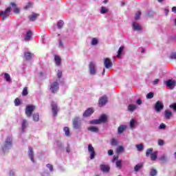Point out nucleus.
I'll return each mask as SVG.
<instances>
[{"instance_id":"nucleus-1","label":"nucleus","mask_w":176,"mask_h":176,"mask_svg":"<svg viewBox=\"0 0 176 176\" xmlns=\"http://www.w3.org/2000/svg\"><path fill=\"white\" fill-rule=\"evenodd\" d=\"M13 145V141L12 140V137L8 136L4 142V144L1 146V150L3 153H6L8 151L12 149V146Z\"/></svg>"},{"instance_id":"nucleus-2","label":"nucleus","mask_w":176,"mask_h":176,"mask_svg":"<svg viewBox=\"0 0 176 176\" xmlns=\"http://www.w3.org/2000/svg\"><path fill=\"white\" fill-rule=\"evenodd\" d=\"M72 125L74 130H79L82 127V118L80 117H75L72 121Z\"/></svg>"},{"instance_id":"nucleus-3","label":"nucleus","mask_w":176,"mask_h":176,"mask_svg":"<svg viewBox=\"0 0 176 176\" xmlns=\"http://www.w3.org/2000/svg\"><path fill=\"white\" fill-rule=\"evenodd\" d=\"M35 111V106L32 104H28L25 108V115L27 118H31L32 116V112Z\"/></svg>"},{"instance_id":"nucleus-4","label":"nucleus","mask_w":176,"mask_h":176,"mask_svg":"<svg viewBox=\"0 0 176 176\" xmlns=\"http://www.w3.org/2000/svg\"><path fill=\"white\" fill-rule=\"evenodd\" d=\"M154 109L157 113L162 112V111L164 109V104H163V102L157 100L154 105Z\"/></svg>"},{"instance_id":"nucleus-5","label":"nucleus","mask_w":176,"mask_h":176,"mask_svg":"<svg viewBox=\"0 0 176 176\" xmlns=\"http://www.w3.org/2000/svg\"><path fill=\"white\" fill-rule=\"evenodd\" d=\"M12 12V7L7 8L5 11H0V16H3L2 17V21H4V20H6L8 19V16H9V13Z\"/></svg>"},{"instance_id":"nucleus-6","label":"nucleus","mask_w":176,"mask_h":176,"mask_svg":"<svg viewBox=\"0 0 176 176\" xmlns=\"http://www.w3.org/2000/svg\"><path fill=\"white\" fill-rule=\"evenodd\" d=\"M60 89L59 85L57 82H54L51 84L50 91L52 93V94H56L57 91H58Z\"/></svg>"},{"instance_id":"nucleus-7","label":"nucleus","mask_w":176,"mask_h":176,"mask_svg":"<svg viewBox=\"0 0 176 176\" xmlns=\"http://www.w3.org/2000/svg\"><path fill=\"white\" fill-rule=\"evenodd\" d=\"M88 152L89 153V157L91 160H93L96 157V151H94V147L91 144H88Z\"/></svg>"},{"instance_id":"nucleus-8","label":"nucleus","mask_w":176,"mask_h":176,"mask_svg":"<svg viewBox=\"0 0 176 176\" xmlns=\"http://www.w3.org/2000/svg\"><path fill=\"white\" fill-rule=\"evenodd\" d=\"M52 107V115L54 118H56L58 113V106L57 105V103L52 102L51 104Z\"/></svg>"},{"instance_id":"nucleus-9","label":"nucleus","mask_w":176,"mask_h":176,"mask_svg":"<svg viewBox=\"0 0 176 176\" xmlns=\"http://www.w3.org/2000/svg\"><path fill=\"white\" fill-rule=\"evenodd\" d=\"M96 63L94 62H91L89 65V74L90 75H96L97 74V70L96 69Z\"/></svg>"},{"instance_id":"nucleus-10","label":"nucleus","mask_w":176,"mask_h":176,"mask_svg":"<svg viewBox=\"0 0 176 176\" xmlns=\"http://www.w3.org/2000/svg\"><path fill=\"white\" fill-rule=\"evenodd\" d=\"M165 85L166 87H168L171 90L174 89V87L176 85V82L175 80H173L172 79L167 80L165 81Z\"/></svg>"},{"instance_id":"nucleus-11","label":"nucleus","mask_w":176,"mask_h":176,"mask_svg":"<svg viewBox=\"0 0 176 176\" xmlns=\"http://www.w3.org/2000/svg\"><path fill=\"white\" fill-rule=\"evenodd\" d=\"M94 113V109L91 107L88 108L82 114L83 118H89L91 115Z\"/></svg>"},{"instance_id":"nucleus-12","label":"nucleus","mask_w":176,"mask_h":176,"mask_svg":"<svg viewBox=\"0 0 176 176\" xmlns=\"http://www.w3.org/2000/svg\"><path fill=\"white\" fill-rule=\"evenodd\" d=\"M10 5L12 8L11 9L13 10V12L14 13V14H20V8L17 7V4H16V3L11 2Z\"/></svg>"},{"instance_id":"nucleus-13","label":"nucleus","mask_w":176,"mask_h":176,"mask_svg":"<svg viewBox=\"0 0 176 176\" xmlns=\"http://www.w3.org/2000/svg\"><path fill=\"white\" fill-rule=\"evenodd\" d=\"M104 65L105 68H107V69H109V68H112L113 63L112 61H111V59H109V58H104Z\"/></svg>"},{"instance_id":"nucleus-14","label":"nucleus","mask_w":176,"mask_h":176,"mask_svg":"<svg viewBox=\"0 0 176 176\" xmlns=\"http://www.w3.org/2000/svg\"><path fill=\"white\" fill-rule=\"evenodd\" d=\"M108 102V97L107 96H102L99 99V105L100 107H104Z\"/></svg>"},{"instance_id":"nucleus-15","label":"nucleus","mask_w":176,"mask_h":176,"mask_svg":"<svg viewBox=\"0 0 176 176\" xmlns=\"http://www.w3.org/2000/svg\"><path fill=\"white\" fill-rule=\"evenodd\" d=\"M28 149V157L32 163H35V160H34V148L32 146H29Z\"/></svg>"},{"instance_id":"nucleus-16","label":"nucleus","mask_w":176,"mask_h":176,"mask_svg":"<svg viewBox=\"0 0 176 176\" xmlns=\"http://www.w3.org/2000/svg\"><path fill=\"white\" fill-rule=\"evenodd\" d=\"M132 28L134 31H142V27H141L140 24L135 21L132 23Z\"/></svg>"},{"instance_id":"nucleus-17","label":"nucleus","mask_w":176,"mask_h":176,"mask_svg":"<svg viewBox=\"0 0 176 176\" xmlns=\"http://www.w3.org/2000/svg\"><path fill=\"white\" fill-rule=\"evenodd\" d=\"M28 127V121L25 119L22 120L21 122V131L25 133L26 128Z\"/></svg>"},{"instance_id":"nucleus-18","label":"nucleus","mask_w":176,"mask_h":176,"mask_svg":"<svg viewBox=\"0 0 176 176\" xmlns=\"http://www.w3.org/2000/svg\"><path fill=\"white\" fill-rule=\"evenodd\" d=\"M38 17H39V14L32 12V14H30L28 16V19H29L30 21H35L36 20V19H38Z\"/></svg>"},{"instance_id":"nucleus-19","label":"nucleus","mask_w":176,"mask_h":176,"mask_svg":"<svg viewBox=\"0 0 176 176\" xmlns=\"http://www.w3.org/2000/svg\"><path fill=\"white\" fill-rule=\"evenodd\" d=\"M99 123L101 124V123H106L107 120H108V117L107 116V114H102L99 117Z\"/></svg>"},{"instance_id":"nucleus-20","label":"nucleus","mask_w":176,"mask_h":176,"mask_svg":"<svg viewBox=\"0 0 176 176\" xmlns=\"http://www.w3.org/2000/svg\"><path fill=\"white\" fill-rule=\"evenodd\" d=\"M100 170L103 173H109L111 168L109 167V165L102 164L100 165Z\"/></svg>"},{"instance_id":"nucleus-21","label":"nucleus","mask_w":176,"mask_h":176,"mask_svg":"<svg viewBox=\"0 0 176 176\" xmlns=\"http://www.w3.org/2000/svg\"><path fill=\"white\" fill-rule=\"evenodd\" d=\"M32 56H34V54L30 52H24V58L28 61H29L30 60H31V58H32Z\"/></svg>"},{"instance_id":"nucleus-22","label":"nucleus","mask_w":176,"mask_h":176,"mask_svg":"<svg viewBox=\"0 0 176 176\" xmlns=\"http://www.w3.org/2000/svg\"><path fill=\"white\" fill-rule=\"evenodd\" d=\"M54 62L57 67H60L61 65V58L58 55H55Z\"/></svg>"},{"instance_id":"nucleus-23","label":"nucleus","mask_w":176,"mask_h":176,"mask_svg":"<svg viewBox=\"0 0 176 176\" xmlns=\"http://www.w3.org/2000/svg\"><path fill=\"white\" fill-rule=\"evenodd\" d=\"M88 131H91V133H98L100 129L97 126H91L87 128Z\"/></svg>"},{"instance_id":"nucleus-24","label":"nucleus","mask_w":176,"mask_h":176,"mask_svg":"<svg viewBox=\"0 0 176 176\" xmlns=\"http://www.w3.org/2000/svg\"><path fill=\"white\" fill-rule=\"evenodd\" d=\"M135 109H137V105L133 104H130L128 105L127 111H129V112H134Z\"/></svg>"},{"instance_id":"nucleus-25","label":"nucleus","mask_w":176,"mask_h":176,"mask_svg":"<svg viewBox=\"0 0 176 176\" xmlns=\"http://www.w3.org/2000/svg\"><path fill=\"white\" fill-rule=\"evenodd\" d=\"M142 167H144V164L142 163L138 164L135 166L133 171H135V173H138V171H140V170H141Z\"/></svg>"},{"instance_id":"nucleus-26","label":"nucleus","mask_w":176,"mask_h":176,"mask_svg":"<svg viewBox=\"0 0 176 176\" xmlns=\"http://www.w3.org/2000/svg\"><path fill=\"white\" fill-rule=\"evenodd\" d=\"M126 129H127V126L126 125H120L118 128V134H122V133L124 132V131L126 130Z\"/></svg>"},{"instance_id":"nucleus-27","label":"nucleus","mask_w":176,"mask_h":176,"mask_svg":"<svg viewBox=\"0 0 176 176\" xmlns=\"http://www.w3.org/2000/svg\"><path fill=\"white\" fill-rule=\"evenodd\" d=\"M164 116L166 119L169 120L173 116V112L170 111V110H165Z\"/></svg>"},{"instance_id":"nucleus-28","label":"nucleus","mask_w":176,"mask_h":176,"mask_svg":"<svg viewBox=\"0 0 176 176\" xmlns=\"http://www.w3.org/2000/svg\"><path fill=\"white\" fill-rule=\"evenodd\" d=\"M32 36V32L31 30H28L26 32V35L25 36V41H30L31 39Z\"/></svg>"},{"instance_id":"nucleus-29","label":"nucleus","mask_w":176,"mask_h":176,"mask_svg":"<svg viewBox=\"0 0 176 176\" xmlns=\"http://www.w3.org/2000/svg\"><path fill=\"white\" fill-rule=\"evenodd\" d=\"M123 50H124V47L121 46L118 51V54H117V58H120L122 57V54H123Z\"/></svg>"},{"instance_id":"nucleus-30","label":"nucleus","mask_w":176,"mask_h":176,"mask_svg":"<svg viewBox=\"0 0 176 176\" xmlns=\"http://www.w3.org/2000/svg\"><path fill=\"white\" fill-rule=\"evenodd\" d=\"M135 148L138 149V152H142L145 148L144 144H136Z\"/></svg>"},{"instance_id":"nucleus-31","label":"nucleus","mask_w":176,"mask_h":176,"mask_svg":"<svg viewBox=\"0 0 176 176\" xmlns=\"http://www.w3.org/2000/svg\"><path fill=\"white\" fill-rule=\"evenodd\" d=\"M157 151H154L153 153L151 154V160H153V162H155V160H156V159H157Z\"/></svg>"},{"instance_id":"nucleus-32","label":"nucleus","mask_w":176,"mask_h":176,"mask_svg":"<svg viewBox=\"0 0 176 176\" xmlns=\"http://www.w3.org/2000/svg\"><path fill=\"white\" fill-rule=\"evenodd\" d=\"M138 124L137 121L134 119L131 120L129 122V126L131 129H134L135 127V125Z\"/></svg>"},{"instance_id":"nucleus-33","label":"nucleus","mask_w":176,"mask_h":176,"mask_svg":"<svg viewBox=\"0 0 176 176\" xmlns=\"http://www.w3.org/2000/svg\"><path fill=\"white\" fill-rule=\"evenodd\" d=\"M158 159L161 162H163V163H167V162H168V159L165 155H162L161 157H158Z\"/></svg>"},{"instance_id":"nucleus-34","label":"nucleus","mask_w":176,"mask_h":176,"mask_svg":"<svg viewBox=\"0 0 176 176\" xmlns=\"http://www.w3.org/2000/svg\"><path fill=\"white\" fill-rule=\"evenodd\" d=\"M56 145L58 148H59L60 151H64V146L63 145V143L61 142L56 140Z\"/></svg>"},{"instance_id":"nucleus-35","label":"nucleus","mask_w":176,"mask_h":176,"mask_svg":"<svg viewBox=\"0 0 176 176\" xmlns=\"http://www.w3.org/2000/svg\"><path fill=\"white\" fill-rule=\"evenodd\" d=\"M63 131H64L65 133L66 137H71V132H69V127L65 126V127L63 129Z\"/></svg>"},{"instance_id":"nucleus-36","label":"nucleus","mask_w":176,"mask_h":176,"mask_svg":"<svg viewBox=\"0 0 176 176\" xmlns=\"http://www.w3.org/2000/svg\"><path fill=\"white\" fill-rule=\"evenodd\" d=\"M109 12V10L104 6H102L100 9V13L101 14H105V13H108Z\"/></svg>"},{"instance_id":"nucleus-37","label":"nucleus","mask_w":176,"mask_h":176,"mask_svg":"<svg viewBox=\"0 0 176 176\" xmlns=\"http://www.w3.org/2000/svg\"><path fill=\"white\" fill-rule=\"evenodd\" d=\"M57 27H58V30H61V28H63V27H64V21L60 20L59 21H58Z\"/></svg>"},{"instance_id":"nucleus-38","label":"nucleus","mask_w":176,"mask_h":176,"mask_svg":"<svg viewBox=\"0 0 176 176\" xmlns=\"http://www.w3.org/2000/svg\"><path fill=\"white\" fill-rule=\"evenodd\" d=\"M92 46H97L98 45V39L97 38H93L91 42Z\"/></svg>"},{"instance_id":"nucleus-39","label":"nucleus","mask_w":176,"mask_h":176,"mask_svg":"<svg viewBox=\"0 0 176 176\" xmlns=\"http://www.w3.org/2000/svg\"><path fill=\"white\" fill-rule=\"evenodd\" d=\"M33 120H34V122L39 121V113H34L33 114Z\"/></svg>"},{"instance_id":"nucleus-40","label":"nucleus","mask_w":176,"mask_h":176,"mask_svg":"<svg viewBox=\"0 0 176 176\" xmlns=\"http://www.w3.org/2000/svg\"><path fill=\"white\" fill-rule=\"evenodd\" d=\"M152 152H153V148H148L146 151V156L147 157H149V156H151V154L153 153Z\"/></svg>"},{"instance_id":"nucleus-41","label":"nucleus","mask_w":176,"mask_h":176,"mask_svg":"<svg viewBox=\"0 0 176 176\" xmlns=\"http://www.w3.org/2000/svg\"><path fill=\"white\" fill-rule=\"evenodd\" d=\"M124 151V147H123V146H119L116 148V153H122V152H123Z\"/></svg>"},{"instance_id":"nucleus-42","label":"nucleus","mask_w":176,"mask_h":176,"mask_svg":"<svg viewBox=\"0 0 176 176\" xmlns=\"http://www.w3.org/2000/svg\"><path fill=\"white\" fill-rule=\"evenodd\" d=\"M4 78L7 82H11L12 78H10V75L8 73H4Z\"/></svg>"},{"instance_id":"nucleus-43","label":"nucleus","mask_w":176,"mask_h":176,"mask_svg":"<svg viewBox=\"0 0 176 176\" xmlns=\"http://www.w3.org/2000/svg\"><path fill=\"white\" fill-rule=\"evenodd\" d=\"M157 175V170L154 168H151L150 171V176H156Z\"/></svg>"},{"instance_id":"nucleus-44","label":"nucleus","mask_w":176,"mask_h":176,"mask_svg":"<svg viewBox=\"0 0 176 176\" xmlns=\"http://www.w3.org/2000/svg\"><path fill=\"white\" fill-rule=\"evenodd\" d=\"M89 124H100L98 119L91 120L89 121Z\"/></svg>"},{"instance_id":"nucleus-45","label":"nucleus","mask_w":176,"mask_h":176,"mask_svg":"<svg viewBox=\"0 0 176 176\" xmlns=\"http://www.w3.org/2000/svg\"><path fill=\"white\" fill-rule=\"evenodd\" d=\"M58 47L60 50H64V43H63L61 39L58 40Z\"/></svg>"},{"instance_id":"nucleus-46","label":"nucleus","mask_w":176,"mask_h":176,"mask_svg":"<svg viewBox=\"0 0 176 176\" xmlns=\"http://www.w3.org/2000/svg\"><path fill=\"white\" fill-rule=\"evenodd\" d=\"M15 107H19L21 104V101L19 98H16L14 100Z\"/></svg>"},{"instance_id":"nucleus-47","label":"nucleus","mask_w":176,"mask_h":176,"mask_svg":"<svg viewBox=\"0 0 176 176\" xmlns=\"http://www.w3.org/2000/svg\"><path fill=\"white\" fill-rule=\"evenodd\" d=\"M155 96V94H153V92H149L148 94H147L146 95V98L148 100H151V98H153V96Z\"/></svg>"},{"instance_id":"nucleus-48","label":"nucleus","mask_w":176,"mask_h":176,"mask_svg":"<svg viewBox=\"0 0 176 176\" xmlns=\"http://www.w3.org/2000/svg\"><path fill=\"white\" fill-rule=\"evenodd\" d=\"M22 96H28V87L23 88V90L22 91Z\"/></svg>"},{"instance_id":"nucleus-49","label":"nucleus","mask_w":176,"mask_h":176,"mask_svg":"<svg viewBox=\"0 0 176 176\" xmlns=\"http://www.w3.org/2000/svg\"><path fill=\"white\" fill-rule=\"evenodd\" d=\"M169 58H170V60H176V52H173L170 54Z\"/></svg>"},{"instance_id":"nucleus-50","label":"nucleus","mask_w":176,"mask_h":176,"mask_svg":"<svg viewBox=\"0 0 176 176\" xmlns=\"http://www.w3.org/2000/svg\"><path fill=\"white\" fill-rule=\"evenodd\" d=\"M169 107L173 109V112H176V103L170 104Z\"/></svg>"},{"instance_id":"nucleus-51","label":"nucleus","mask_w":176,"mask_h":176,"mask_svg":"<svg viewBox=\"0 0 176 176\" xmlns=\"http://www.w3.org/2000/svg\"><path fill=\"white\" fill-rule=\"evenodd\" d=\"M140 16H141V12L138 11L135 16V20H140Z\"/></svg>"},{"instance_id":"nucleus-52","label":"nucleus","mask_w":176,"mask_h":176,"mask_svg":"<svg viewBox=\"0 0 176 176\" xmlns=\"http://www.w3.org/2000/svg\"><path fill=\"white\" fill-rule=\"evenodd\" d=\"M111 144L112 146H116L118 145V141H116V139H112Z\"/></svg>"},{"instance_id":"nucleus-53","label":"nucleus","mask_w":176,"mask_h":176,"mask_svg":"<svg viewBox=\"0 0 176 176\" xmlns=\"http://www.w3.org/2000/svg\"><path fill=\"white\" fill-rule=\"evenodd\" d=\"M47 168H49L50 173L53 172V165L50 164H47L46 165Z\"/></svg>"},{"instance_id":"nucleus-54","label":"nucleus","mask_w":176,"mask_h":176,"mask_svg":"<svg viewBox=\"0 0 176 176\" xmlns=\"http://www.w3.org/2000/svg\"><path fill=\"white\" fill-rule=\"evenodd\" d=\"M116 167H118V168H120V167H122V161L120 160L116 161Z\"/></svg>"},{"instance_id":"nucleus-55","label":"nucleus","mask_w":176,"mask_h":176,"mask_svg":"<svg viewBox=\"0 0 176 176\" xmlns=\"http://www.w3.org/2000/svg\"><path fill=\"white\" fill-rule=\"evenodd\" d=\"M166 126L164 123H162L160 126H159V129L160 130H165Z\"/></svg>"},{"instance_id":"nucleus-56","label":"nucleus","mask_w":176,"mask_h":176,"mask_svg":"<svg viewBox=\"0 0 176 176\" xmlns=\"http://www.w3.org/2000/svg\"><path fill=\"white\" fill-rule=\"evenodd\" d=\"M158 145H160V146H163V145H164V140L162 139L158 140Z\"/></svg>"},{"instance_id":"nucleus-57","label":"nucleus","mask_w":176,"mask_h":176,"mask_svg":"<svg viewBox=\"0 0 176 176\" xmlns=\"http://www.w3.org/2000/svg\"><path fill=\"white\" fill-rule=\"evenodd\" d=\"M57 76L58 79H60V78L63 77V72H61V70H58Z\"/></svg>"},{"instance_id":"nucleus-58","label":"nucleus","mask_w":176,"mask_h":176,"mask_svg":"<svg viewBox=\"0 0 176 176\" xmlns=\"http://www.w3.org/2000/svg\"><path fill=\"white\" fill-rule=\"evenodd\" d=\"M32 6V3H28V4L24 7L25 10H27L28 9H30Z\"/></svg>"},{"instance_id":"nucleus-59","label":"nucleus","mask_w":176,"mask_h":176,"mask_svg":"<svg viewBox=\"0 0 176 176\" xmlns=\"http://www.w3.org/2000/svg\"><path fill=\"white\" fill-rule=\"evenodd\" d=\"M9 175L10 176H16V173H14V170H10Z\"/></svg>"},{"instance_id":"nucleus-60","label":"nucleus","mask_w":176,"mask_h":176,"mask_svg":"<svg viewBox=\"0 0 176 176\" xmlns=\"http://www.w3.org/2000/svg\"><path fill=\"white\" fill-rule=\"evenodd\" d=\"M118 159H119V156L118 155H114L113 157V163H115V162H116V160L118 161Z\"/></svg>"},{"instance_id":"nucleus-61","label":"nucleus","mask_w":176,"mask_h":176,"mask_svg":"<svg viewBox=\"0 0 176 176\" xmlns=\"http://www.w3.org/2000/svg\"><path fill=\"white\" fill-rule=\"evenodd\" d=\"M108 155H109V156H112V155H113V150H112V149L109 150Z\"/></svg>"},{"instance_id":"nucleus-62","label":"nucleus","mask_w":176,"mask_h":176,"mask_svg":"<svg viewBox=\"0 0 176 176\" xmlns=\"http://www.w3.org/2000/svg\"><path fill=\"white\" fill-rule=\"evenodd\" d=\"M136 104H138V105H141V104H142V100L141 99H138L136 100Z\"/></svg>"},{"instance_id":"nucleus-63","label":"nucleus","mask_w":176,"mask_h":176,"mask_svg":"<svg viewBox=\"0 0 176 176\" xmlns=\"http://www.w3.org/2000/svg\"><path fill=\"white\" fill-rule=\"evenodd\" d=\"M66 152L67 153H69L71 152V148H69V144H67V146L66 147Z\"/></svg>"},{"instance_id":"nucleus-64","label":"nucleus","mask_w":176,"mask_h":176,"mask_svg":"<svg viewBox=\"0 0 176 176\" xmlns=\"http://www.w3.org/2000/svg\"><path fill=\"white\" fill-rule=\"evenodd\" d=\"M160 80L159 79H155L153 82V85H157V83H159Z\"/></svg>"}]
</instances>
